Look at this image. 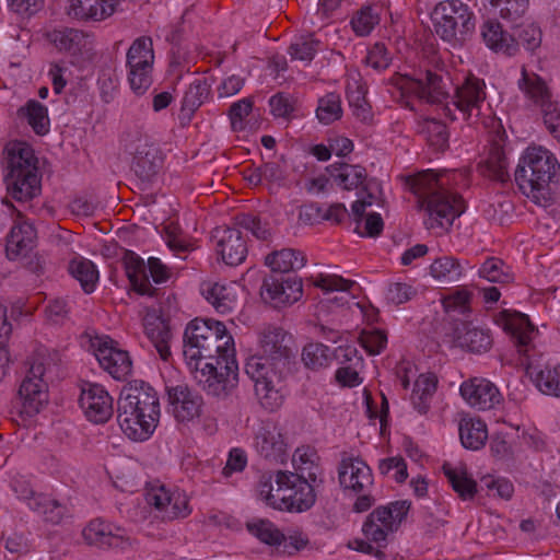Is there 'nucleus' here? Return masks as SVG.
<instances>
[{
	"label": "nucleus",
	"instance_id": "obj_1",
	"mask_svg": "<svg viewBox=\"0 0 560 560\" xmlns=\"http://www.w3.org/2000/svg\"><path fill=\"white\" fill-rule=\"evenodd\" d=\"M296 347L292 335L281 327L268 326L259 336V353L245 364L264 408L273 411L282 405L283 381L291 373Z\"/></svg>",
	"mask_w": 560,
	"mask_h": 560
},
{
	"label": "nucleus",
	"instance_id": "obj_2",
	"mask_svg": "<svg viewBox=\"0 0 560 560\" xmlns=\"http://www.w3.org/2000/svg\"><path fill=\"white\" fill-rule=\"evenodd\" d=\"M412 192L418 197V205L427 213L424 224L428 230L441 234L448 232L454 220L465 211L463 198L445 188L441 176L433 171L419 174L411 182Z\"/></svg>",
	"mask_w": 560,
	"mask_h": 560
},
{
	"label": "nucleus",
	"instance_id": "obj_3",
	"mask_svg": "<svg viewBox=\"0 0 560 560\" xmlns=\"http://www.w3.org/2000/svg\"><path fill=\"white\" fill-rule=\"evenodd\" d=\"M560 176V164L542 147H528L520 158L514 177L520 190L536 205L547 208L553 202L551 185Z\"/></svg>",
	"mask_w": 560,
	"mask_h": 560
},
{
	"label": "nucleus",
	"instance_id": "obj_4",
	"mask_svg": "<svg viewBox=\"0 0 560 560\" xmlns=\"http://www.w3.org/2000/svg\"><path fill=\"white\" fill-rule=\"evenodd\" d=\"M501 317L504 330L515 339L518 352L523 357L521 363L525 365L526 375L542 394L560 397V364L550 368L534 358V346L530 341L537 329L528 316L516 311L504 310L501 312Z\"/></svg>",
	"mask_w": 560,
	"mask_h": 560
},
{
	"label": "nucleus",
	"instance_id": "obj_5",
	"mask_svg": "<svg viewBox=\"0 0 560 560\" xmlns=\"http://www.w3.org/2000/svg\"><path fill=\"white\" fill-rule=\"evenodd\" d=\"M233 338L223 323L195 318L188 323L183 338V355L191 370H199L217 355L234 352Z\"/></svg>",
	"mask_w": 560,
	"mask_h": 560
},
{
	"label": "nucleus",
	"instance_id": "obj_6",
	"mask_svg": "<svg viewBox=\"0 0 560 560\" xmlns=\"http://www.w3.org/2000/svg\"><path fill=\"white\" fill-rule=\"evenodd\" d=\"M4 182L9 195L16 201H28L42 191L40 175L34 150L25 142L7 149Z\"/></svg>",
	"mask_w": 560,
	"mask_h": 560
},
{
	"label": "nucleus",
	"instance_id": "obj_7",
	"mask_svg": "<svg viewBox=\"0 0 560 560\" xmlns=\"http://www.w3.org/2000/svg\"><path fill=\"white\" fill-rule=\"evenodd\" d=\"M435 34L453 46L468 40L476 30V16L462 0H444L431 12Z\"/></svg>",
	"mask_w": 560,
	"mask_h": 560
},
{
	"label": "nucleus",
	"instance_id": "obj_8",
	"mask_svg": "<svg viewBox=\"0 0 560 560\" xmlns=\"http://www.w3.org/2000/svg\"><path fill=\"white\" fill-rule=\"evenodd\" d=\"M195 380L208 395L225 398L238 383V366L234 352L217 355L207 361L199 370H191Z\"/></svg>",
	"mask_w": 560,
	"mask_h": 560
},
{
	"label": "nucleus",
	"instance_id": "obj_9",
	"mask_svg": "<svg viewBox=\"0 0 560 560\" xmlns=\"http://www.w3.org/2000/svg\"><path fill=\"white\" fill-rule=\"evenodd\" d=\"M517 86L528 100L540 107L546 129L560 142V105L551 101L546 82L523 66Z\"/></svg>",
	"mask_w": 560,
	"mask_h": 560
},
{
	"label": "nucleus",
	"instance_id": "obj_10",
	"mask_svg": "<svg viewBox=\"0 0 560 560\" xmlns=\"http://www.w3.org/2000/svg\"><path fill=\"white\" fill-rule=\"evenodd\" d=\"M409 509L408 501H395L373 510L362 526L365 538L377 547H386L387 536L399 528Z\"/></svg>",
	"mask_w": 560,
	"mask_h": 560
},
{
	"label": "nucleus",
	"instance_id": "obj_11",
	"mask_svg": "<svg viewBox=\"0 0 560 560\" xmlns=\"http://www.w3.org/2000/svg\"><path fill=\"white\" fill-rule=\"evenodd\" d=\"M131 154L130 168L141 189L155 184L164 165V154L160 147L148 138L136 139L128 148Z\"/></svg>",
	"mask_w": 560,
	"mask_h": 560
},
{
	"label": "nucleus",
	"instance_id": "obj_12",
	"mask_svg": "<svg viewBox=\"0 0 560 560\" xmlns=\"http://www.w3.org/2000/svg\"><path fill=\"white\" fill-rule=\"evenodd\" d=\"M154 62L151 37L141 36L133 40L127 51L128 81L137 95L144 94L152 84Z\"/></svg>",
	"mask_w": 560,
	"mask_h": 560
},
{
	"label": "nucleus",
	"instance_id": "obj_13",
	"mask_svg": "<svg viewBox=\"0 0 560 560\" xmlns=\"http://www.w3.org/2000/svg\"><path fill=\"white\" fill-rule=\"evenodd\" d=\"M45 368L42 362H33L18 390L14 407L21 416L33 417L48 402L47 384L43 380Z\"/></svg>",
	"mask_w": 560,
	"mask_h": 560
},
{
	"label": "nucleus",
	"instance_id": "obj_14",
	"mask_svg": "<svg viewBox=\"0 0 560 560\" xmlns=\"http://www.w3.org/2000/svg\"><path fill=\"white\" fill-rule=\"evenodd\" d=\"M293 480H299V474L283 470L264 472L257 485L260 500L276 510L292 512Z\"/></svg>",
	"mask_w": 560,
	"mask_h": 560
},
{
	"label": "nucleus",
	"instance_id": "obj_15",
	"mask_svg": "<svg viewBox=\"0 0 560 560\" xmlns=\"http://www.w3.org/2000/svg\"><path fill=\"white\" fill-rule=\"evenodd\" d=\"M117 412H121L124 419L135 415L159 418L160 404L156 392L142 381L125 386L117 401Z\"/></svg>",
	"mask_w": 560,
	"mask_h": 560
},
{
	"label": "nucleus",
	"instance_id": "obj_16",
	"mask_svg": "<svg viewBox=\"0 0 560 560\" xmlns=\"http://www.w3.org/2000/svg\"><path fill=\"white\" fill-rule=\"evenodd\" d=\"M486 84L485 81L476 78L468 77L465 82L456 88L455 95L453 96L452 105L454 109L446 104L444 107L445 115L455 120V112L462 114L463 119L470 120L478 118L481 114V106L486 101Z\"/></svg>",
	"mask_w": 560,
	"mask_h": 560
},
{
	"label": "nucleus",
	"instance_id": "obj_17",
	"mask_svg": "<svg viewBox=\"0 0 560 560\" xmlns=\"http://www.w3.org/2000/svg\"><path fill=\"white\" fill-rule=\"evenodd\" d=\"M302 280L296 276L268 275L265 277L260 295L275 307L296 302L302 296Z\"/></svg>",
	"mask_w": 560,
	"mask_h": 560
},
{
	"label": "nucleus",
	"instance_id": "obj_18",
	"mask_svg": "<svg viewBox=\"0 0 560 560\" xmlns=\"http://www.w3.org/2000/svg\"><path fill=\"white\" fill-rule=\"evenodd\" d=\"M100 365L118 381L126 380L132 372V361L128 351L117 348L113 339L97 338L92 343Z\"/></svg>",
	"mask_w": 560,
	"mask_h": 560
},
{
	"label": "nucleus",
	"instance_id": "obj_19",
	"mask_svg": "<svg viewBox=\"0 0 560 560\" xmlns=\"http://www.w3.org/2000/svg\"><path fill=\"white\" fill-rule=\"evenodd\" d=\"M255 448L269 464H285L288 445L281 429L273 422H264L255 433Z\"/></svg>",
	"mask_w": 560,
	"mask_h": 560
},
{
	"label": "nucleus",
	"instance_id": "obj_20",
	"mask_svg": "<svg viewBox=\"0 0 560 560\" xmlns=\"http://www.w3.org/2000/svg\"><path fill=\"white\" fill-rule=\"evenodd\" d=\"M79 404L88 419L95 423H105L113 415V398L100 384L86 383Z\"/></svg>",
	"mask_w": 560,
	"mask_h": 560
},
{
	"label": "nucleus",
	"instance_id": "obj_21",
	"mask_svg": "<svg viewBox=\"0 0 560 560\" xmlns=\"http://www.w3.org/2000/svg\"><path fill=\"white\" fill-rule=\"evenodd\" d=\"M168 405L176 420L190 421L200 416L202 397L186 384L166 387Z\"/></svg>",
	"mask_w": 560,
	"mask_h": 560
},
{
	"label": "nucleus",
	"instance_id": "obj_22",
	"mask_svg": "<svg viewBox=\"0 0 560 560\" xmlns=\"http://www.w3.org/2000/svg\"><path fill=\"white\" fill-rule=\"evenodd\" d=\"M398 86L402 93L413 94L428 103H440L448 95L443 78L429 70L425 72L424 79L401 77Z\"/></svg>",
	"mask_w": 560,
	"mask_h": 560
},
{
	"label": "nucleus",
	"instance_id": "obj_23",
	"mask_svg": "<svg viewBox=\"0 0 560 560\" xmlns=\"http://www.w3.org/2000/svg\"><path fill=\"white\" fill-rule=\"evenodd\" d=\"M339 483L343 489L357 493L368 490L373 485L371 468L360 458L343 457L338 467Z\"/></svg>",
	"mask_w": 560,
	"mask_h": 560
},
{
	"label": "nucleus",
	"instance_id": "obj_24",
	"mask_svg": "<svg viewBox=\"0 0 560 560\" xmlns=\"http://www.w3.org/2000/svg\"><path fill=\"white\" fill-rule=\"evenodd\" d=\"M462 397L474 408L489 410L501 401L497 386L485 378H471L460 386Z\"/></svg>",
	"mask_w": 560,
	"mask_h": 560
},
{
	"label": "nucleus",
	"instance_id": "obj_25",
	"mask_svg": "<svg viewBox=\"0 0 560 560\" xmlns=\"http://www.w3.org/2000/svg\"><path fill=\"white\" fill-rule=\"evenodd\" d=\"M214 237L218 240V253L222 260L230 266L242 264L247 255L246 241L243 238L242 231L234 228L215 229Z\"/></svg>",
	"mask_w": 560,
	"mask_h": 560
},
{
	"label": "nucleus",
	"instance_id": "obj_26",
	"mask_svg": "<svg viewBox=\"0 0 560 560\" xmlns=\"http://www.w3.org/2000/svg\"><path fill=\"white\" fill-rule=\"evenodd\" d=\"M117 0H68L67 13L79 21H102L115 11Z\"/></svg>",
	"mask_w": 560,
	"mask_h": 560
},
{
	"label": "nucleus",
	"instance_id": "obj_27",
	"mask_svg": "<svg viewBox=\"0 0 560 560\" xmlns=\"http://www.w3.org/2000/svg\"><path fill=\"white\" fill-rule=\"evenodd\" d=\"M454 340L460 348L476 353L490 349L492 339L488 331L474 327L470 323L456 322L453 327Z\"/></svg>",
	"mask_w": 560,
	"mask_h": 560
},
{
	"label": "nucleus",
	"instance_id": "obj_28",
	"mask_svg": "<svg viewBox=\"0 0 560 560\" xmlns=\"http://www.w3.org/2000/svg\"><path fill=\"white\" fill-rule=\"evenodd\" d=\"M36 231L27 222L14 224L7 238L5 252L9 259H19L31 253L35 245Z\"/></svg>",
	"mask_w": 560,
	"mask_h": 560
},
{
	"label": "nucleus",
	"instance_id": "obj_29",
	"mask_svg": "<svg viewBox=\"0 0 560 560\" xmlns=\"http://www.w3.org/2000/svg\"><path fill=\"white\" fill-rule=\"evenodd\" d=\"M143 326L147 337L152 342L160 358L167 361L172 355L170 343L173 337L167 322L154 314H148L144 317Z\"/></svg>",
	"mask_w": 560,
	"mask_h": 560
},
{
	"label": "nucleus",
	"instance_id": "obj_30",
	"mask_svg": "<svg viewBox=\"0 0 560 560\" xmlns=\"http://www.w3.org/2000/svg\"><path fill=\"white\" fill-rule=\"evenodd\" d=\"M481 37L486 45L497 52L514 56L518 51V43L505 33L495 20H488L482 24Z\"/></svg>",
	"mask_w": 560,
	"mask_h": 560
},
{
	"label": "nucleus",
	"instance_id": "obj_31",
	"mask_svg": "<svg viewBox=\"0 0 560 560\" xmlns=\"http://www.w3.org/2000/svg\"><path fill=\"white\" fill-rule=\"evenodd\" d=\"M334 182L343 190L366 189V170L361 165L348 163H334L326 167Z\"/></svg>",
	"mask_w": 560,
	"mask_h": 560
},
{
	"label": "nucleus",
	"instance_id": "obj_32",
	"mask_svg": "<svg viewBox=\"0 0 560 560\" xmlns=\"http://www.w3.org/2000/svg\"><path fill=\"white\" fill-rule=\"evenodd\" d=\"M293 506L292 511L304 512L310 510L316 501V489L323 483L315 471H310L307 477L299 475V480H293Z\"/></svg>",
	"mask_w": 560,
	"mask_h": 560
},
{
	"label": "nucleus",
	"instance_id": "obj_33",
	"mask_svg": "<svg viewBox=\"0 0 560 560\" xmlns=\"http://www.w3.org/2000/svg\"><path fill=\"white\" fill-rule=\"evenodd\" d=\"M124 265L126 275L135 291L142 295L153 296L156 289L150 283L147 266L144 265L143 259L132 252H128L125 256Z\"/></svg>",
	"mask_w": 560,
	"mask_h": 560
},
{
	"label": "nucleus",
	"instance_id": "obj_34",
	"mask_svg": "<svg viewBox=\"0 0 560 560\" xmlns=\"http://www.w3.org/2000/svg\"><path fill=\"white\" fill-rule=\"evenodd\" d=\"M88 545L97 548H118L122 545V536L113 533L109 525L100 520H93L82 532Z\"/></svg>",
	"mask_w": 560,
	"mask_h": 560
},
{
	"label": "nucleus",
	"instance_id": "obj_35",
	"mask_svg": "<svg viewBox=\"0 0 560 560\" xmlns=\"http://www.w3.org/2000/svg\"><path fill=\"white\" fill-rule=\"evenodd\" d=\"M265 261L271 269L270 275L285 276V273L292 270L302 268L305 265L306 258L300 250L283 248L267 255Z\"/></svg>",
	"mask_w": 560,
	"mask_h": 560
},
{
	"label": "nucleus",
	"instance_id": "obj_36",
	"mask_svg": "<svg viewBox=\"0 0 560 560\" xmlns=\"http://www.w3.org/2000/svg\"><path fill=\"white\" fill-rule=\"evenodd\" d=\"M130 419H124L121 412H117V421L122 432L132 441H145L153 433L159 418L145 417L141 415L128 416Z\"/></svg>",
	"mask_w": 560,
	"mask_h": 560
},
{
	"label": "nucleus",
	"instance_id": "obj_37",
	"mask_svg": "<svg viewBox=\"0 0 560 560\" xmlns=\"http://www.w3.org/2000/svg\"><path fill=\"white\" fill-rule=\"evenodd\" d=\"M458 430L460 442L465 448L477 451L485 446L488 430L486 423L480 419L463 418Z\"/></svg>",
	"mask_w": 560,
	"mask_h": 560
},
{
	"label": "nucleus",
	"instance_id": "obj_38",
	"mask_svg": "<svg viewBox=\"0 0 560 560\" xmlns=\"http://www.w3.org/2000/svg\"><path fill=\"white\" fill-rule=\"evenodd\" d=\"M347 98L352 108L353 116L362 122H370L373 118L371 106L366 100V86L358 80L347 85Z\"/></svg>",
	"mask_w": 560,
	"mask_h": 560
},
{
	"label": "nucleus",
	"instance_id": "obj_39",
	"mask_svg": "<svg viewBox=\"0 0 560 560\" xmlns=\"http://www.w3.org/2000/svg\"><path fill=\"white\" fill-rule=\"evenodd\" d=\"M88 35L75 28L54 31L50 35L51 42L59 50L77 55L86 49L89 44Z\"/></svg>",
	"mask_w": 560,
	"mask_h": 560
},
{
	"label": "nucleus",
	"instance_id": "obj_40",
	"mask_svg": "<svg viewBox=\"0 0 560 560\" xmlns=\"http://www.w3.org/2000/svg\"><path fill=\"white\" fill-rule=\"evenodd\" d=\"M201 293L218 312L228 313L232 311L235 296L232 293V287L221 283H203Z\"/></svg>",
	"mask_w": 560,
	"mask_h": 560
},
{
	"label": "nucleus",
	"instance_id": "obj_41",
	"mask_svg": "<svg viewBox=\"0 0 560 560\" xmlns=\"http://www.w3.org/2000/svg\"><path fill=\"white\" fill-rule=\"evenodd\" d=\"M430 271L441 285H447L459 280L463 268L456 258L444 256L432 262Z\"/></svg>",
	"mask_w": 560,
	"mask_h": 560
},
{
	"label": "nucleus",
	"instance_id": "obj_42",
	"mask_svg": "<svg viewBox=\"0 0 560 560\" xmlns=\"http://www.w3.org/2000/svg\"><path fill=\"white\" fill-rule=\"evenodd\" d=\"M68 270L77 279L85 293L94 291L98 280V271L95 265L85 258H74L69 262Z\"/></svg>",
	"mask_w": 560,
	"mask_h": 560
},
{
	"label": "nucleus",
	"instance_id": "obj_43",
	"mask_svg": "<svg viewBox=\"0 0 560 560\" xmlns=\"http://www.w3.org/2000/svg\"><path fill=\"white\" fill-rule=\"evenodd\" d=\"M443 472L453 490L463 500H471L477 493V482L465 470L453 468L450 464L443 465Z\"/></svg>",
	"mask_w": 560,
	"mask_h": 560
},
{
	"label": "nucleus",
	"instance_id": "obj_44",
	"mask_svg": "<svg viewBox=\"0 0 560 560\" xmlns=\"http://www.w3.org/2000/svg\"><path fill=\"white\" fill-rule=\"evenodd\" d=\"M210 94V85L206 80H195L185 92L182 113L188 118L203 104Z\"/></svg>",
	"mask_w": 560,
	"mask_h": 560
},
{
	"label": "nucleus",
	"instance_id": "obj_45",
	"mask_svg": "<svg viewBox=\"0 0 560 560\" xmlns=\"http://www.w3.org/2000/svg\"><path fill=\"white\" fill-rule=\"evenodd\" d=\"M480 278L495 283H510L513 281L511 268L498 257L487 258L478 270Z\"/></svg>",
	"mask_w": 560,
	"mask_h": 560
},
{
	"label": "nucleus",
	"instance_id": "obj_46",
	"mask_svg": "<svg viewBox=\"0 0 560 560\" xmlns=\"http://www.w3.org/2000/svg\"><path fill=\"white\" fill-rule=\"evenodd\" d=\"M28 508L43 515L46 522L52 524H59L67 512L62 504L45 494H38L34 502H28Z\"/></svg>",
	"mask_w": 560,
	"mask_h": 560
},
{
	"label": "nucleus",
	"instance_id": "obj_47",
	"mask_svg": "<svg viewBox=\"0 0 560 560\" xmlns=\"http://www.w3.org/2000/svg\"><path fill=\"white\" fill-rule=\"evenodd\" d=\"M234 226L250 233L260 241H267L271 236V230L267 221L252 213H240L234 218Z\"/></svg>",
	"mask_w": 560,
	"mask_h": 560
},
{
	"label": "nucleus",
	"instance_id": "obj_48",
	"mask_svg": "<svg viewBox=\"0 0 560 560\" xmlns=\"http://www.w3.org/2000/svg\"><path fill=\"white\" fill-rule=\"evenodd\" d=\"M247 528L250 534L264 544L279 546L287 541L285 536L270 521L259 520L248 523Z\"/></svg>",
	"mask_w": 560,
	"mask_h": 560
},
{
	"label": "nucleus",
	"instance_id": "obj_49",
	"mask_svg": "<svg viewBox=\"0 0 560 560\" xmlns=\"http://www.w3.org/2000/svg\"><path fill=\"white\" fill-rule=\"evenodd\" d=\"M331 358L329 348L319 342H311L303 348L302 361L312 370H319L329 364Z\"/></svg>",
	"mask_w": 560,
	"mask_h": 560
},
{
	"label": "nucleus",
	"instance_id": "obj_50",
	"mask_svg": "<svg viewBox=\"0 0 560 560\" xmlns=\"http://www.w3.org/2000/svg\"><path fill=\"white\" fill-rule=\"evenodd\" d=\"M342 115L341 102L339 95L329 93L318 101L316 116L325 125L338 120Z\"/></svg>",
	"mask_w": 560,
	"mask_h": 560
},
{
	"label": "nucleus",
	"instance_id": "obj_51",
	"mask_svg": "<svg viewBox=\"0 0 560 560\" xmlns=\"http://www.w3.org/2000/svg\"><path fill=\"white\" fill-rule=\"evenodd\" d=\"M25 115L28 124L37 135H45L48 132V114L47 108L35 100H30L25 107Z\"/></svg>",
	"mask_w": 560,
	"mask_h": 560
},
{
	"label": "nucleus",
	"instance_id": "obj_52",
	"mask_svg": "<svg viewBox=\"0 0 560 560\" xmlns=\"http://www.w3.org/2000/svg\"><path fill=\"white\" fill-rule=\"evenodd\" d=\"M489 176L504 183L509 179L508 161L504 151L500 147L492 148L486 161Z\"/></svg>",
	"mask_w": 560,
	"mask_h": 560
},
{
	"label": "nucleus",
	"instance_id": "obj_53",
	"mask_svg": "<svg viewBox=\"0 0 560 560\" xmlns=\"http://www.w3.org/2000/svg\"><path fill=\"white\" fill-rule=\"evenodd\" d=\"M378 14L371 5L362 7L351 19V26L357 35H369L374 26L378 24Z\"/></svg>",
	"mask_w": 560,
	"mask_h": 560
},
{
	"label": "nucleus",
	"instance_id": "obj_54",
	"mask_svg": "<svg viewBox=\"0 0 560 560\" xmlns=\"http://www.w3.org/2000/svg\"><path fill=\"white\" fill-rule=\"evenodd\" d=\"M173 498L174 493H171L164 486L150 489L145 497L148 503L164 512L163 517L167 520H170V515L174 512Z\"/></svg>",
	"mask_w": 560,
	"mask_h": 560
},
{
	"label": "nucleus",
	"instance_id": "obj_55",
	"mask_svg": "<svg viewBox=\"0 0 560 560\" xmlns=\"http://www.w3.org/2000/svg\"><path fill=\"white\" fill-rule=\"evenodd\" d=\"M490 5L500 8V16L508 21L522 18L529 4V0H487Z\"/></svg>",
	"mask_w": 560,
	"mask_h": 560
},
{
	"label": "nucleus",
	"instance_id": "obj_56",
	"mask_svg": "<svg viewBox=\"0 0 560 560\" xmlns=\"http://www.w3.org/2000/svg\"><path fill=\"white\" fill-rule=\"evenodd\" d=\"M318 44L319 42L313 35H304L290 45L289 54L293 59L311 61L317 51Z\"/></svg>",
	"mask_w": 560,
	"mask_h": 560
},
{
	"label": "nucleus",
	"instance_id": "obj_57",
	"mask_svg": "<svg viewBox=\"0 0 560 560\" xmlns=\"http://www.w3.org/2000/svg\"><path fill=\"white\" fill-rule=\"evenodd\" d=\"M518 46H524L527 50H535L541 44V31L535 24H526L515 27L513 35Z\"/></svg>",
	"mask_w": 560,
	"mask_h": 560
},
{
	"label": "nucleus",
	"instance_id": "obj_58",
	"mask_svg": "<svg viewBox=\"0 0 560 560\" xmlns=\"http://www.w3.org/2000/svg\"><path fill=\"white\" fill-rule=\"evenodd\" d=\"M317 453L314 448L310 446L298 447L292 456V463L295 466L296 470L304 471H315L318 476L319 468L315 465V460L317 459Z\"/></svg>",
	"mask_w": 560,
	"mask_h": 560
},
{
	"label": "nucleus",
	"instance_id": "obj_59",
	"mask_svg": "<svg viewBox=\"0 0 560 560\" xmlns=\"http://www.w3.org/2000/svg\"><path fill=\"white\" fill-rule=\"evenodd\" d=\"M360 342L362 347L370 354H378L383 351L387 343V336L383 330H363L360 335Z\"/></svg>",
	"mask_w": 560,
	"mask_h": 560
},
{
	"label": "nucleus",
	"instance_id": "obj_60",
	"mask_svg": "<svg viewBox=\"0 0 560 560\" xmlns=\"http://www.w3.org/2000/svg\"><path fill=\"white\" fill-rule=\"evenodd\" d=\"M355 223V232L361 236L377 237L384 228L382 217L375 212L368 213L360 222Z\"/></svg>",
	"mask_w": 560,
	"mask_h": 560
},
{
	"label": "nucleus",
	"instance_id": "obj_61",
	"mask_svg": "<svg viewBox=\"0 0 560 560\" xmlns=\"http://www.w3.org/2000/svg\"><path fill=\"white\" fill-rule=\"evenodd\" d=\"M355 282L336 275H319L314 281V285L320 288L326 293L332 291H348Z\"/></svg>",
	"mask_w": 560,
	"mask_h": 560
},
{
	"label": "nucleus",
	"instance_id": "obj_62",
	"mask_svg": "<svg viewBox=\"0 0 560 560\" xmlns=\"http://www.w3.org/2000/svg\"><path fill=\"white\" fill-rule=\"evenodd\" d=\"M253 108V101L250 98H243L233 103L229 110L231 126L234 131L243 130V119L249 115Z\"/></svg>",
	"mask_w": 560,
	"mask_h": 560
},
{
	"label": "nucleus",
	"instance_id": "obj_63",
	"mask_svg": "<svg viewBox=\"0 0 560 560\" xmlns=\"http://www.w3.org/2000/svg\"><path fill=\"white\" fill-rule=\"evenodd\" d=\"M378 470L382 475H388L395 470L394 479L397 482H404L407 477V464L402 457H388L380 460Z\"/></svg>",
	"mask_w": 560,
	"mask_h": 560
},
{
	"label": "nucleus",
	"instance_id": "obj_64",
	"mask_svg": "<svg viewBox=\"0 0 560 560\" xmlns=\"http://www.w3.org/2000/svg\"><path fill=\"white\" fill-rule=\"evenodd\" d=\"M427 133L431 145L439 150H444L447 147L448 132L443 122L434 119L428 121Z\"/></svg>",
	"mask_w": 560,
	"mask_h": 560
}]
</instances>
